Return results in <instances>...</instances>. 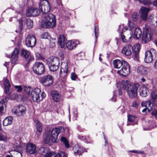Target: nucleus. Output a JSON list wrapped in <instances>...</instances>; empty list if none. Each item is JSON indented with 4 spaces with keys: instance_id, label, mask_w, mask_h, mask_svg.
Segmentation results:
<instances>
[{
    "instance_id": "9d476101",
    "label": "nucleus",
    "mask_w": 157,
    "mask_h": 157,
    "mask_svg": "<svg viewBox=\"0 0 157 157\" xmlns=\"http://www.w3.org/2000/svg\"><path fill=\"white\" fill-rule=\"evenodd\" d=\"M157 53L156 50L152 48L146 51L144 58L145 62L147 63L151 62L153 59V56H156Z\"/></svg>"
},
{
    "instance_id": "5701e85b",
    "label": "nucleus",
    "mask_w": 157,
    "mask_h": 157,
    "mask_svg": "<svg viewBox=\"0 0 157 157\" xmlns=\"http://www.w3.org/2000/svg\"><path fill=\"white\" fill-rule=\"evenodd\" d=\"M19 53V49L18 48H15L12 52L11 57L12 64H14L17 62Z\"/></svg>"
},
{
    "instance_id": "7c9ffc66",
    "label": "nucleus",
    "mask_w": 157,
    "mask_h": 157,
    "mask_svg": "<svg viewBox=\"0 0 157 157\" xmlns=\"http://www.w3.org/2000/svg\"><path fill=\"white\" fill-rule=\"evenodd\" d=\"M142 35V32L139 28L137 27L135 29L134 34L133 37L135 38L139 39Z\"/></svg>"
},
{
    "instance_id": "69168bd1",
    "label": "nucleus",
    "mask_w": 157,
    "mask_h": 157,
    "mask_svg": "<svg viewBox=\"0 0 157 157\" xmlns=\"http://www.w3.org/2000/svg\"><path fill=\"white\" fill-rule=\"evenodd\" d=\"M34 58L33 56H30L29 60V61H32L33 60H34Z\"/></svg>"
},
{
    "instance_id": "6e6552de",
    "label": "nucleus",
    "mask_w": 157,
    "mask_h": 157,
    "mask_svg": "<svg viewBox=\"0 0 157 157\" xmlns=\"http://www.w3.org/2000/svg\"><path fill=\"white\" fill-rule=\"evenodd\" d=\"M26 107L22 105L15 106L12 109V113L17 116H20L24 115L26 113Z\"/></svg>"
},
{
    "instance_id": "052dcab7",
    "label": "nucleus",
    "mask_w": 157,
    "mask_h": 157,
    "mask_svg": "<svg viewBox=\"0 0 157 157\" xmlns=\"http://www.w3.org/2000/svg\"><path fill=\"white\" fill-rule=\"evenodd\" d=\"M19 27L21 31L23 28V25L22 20L21 19L20 20H19Z\"/></svg>"
},
{
    "instance_id": "e433bc0d",
    "label": "nucleus",
    "mask_w": 157,
    "mask_h": 157,
    "mask_svg": "<svg viewBox=\"0 0 157 157\" xmlns=\"http://www.w3.org/2000/svg\"><path fill=\"white\" fill-rule=\"evenodd\" d=\"M21 55L22 57L27 59L29 56L30 53L26 50L22 49L21 51Z\"/></svg>"
},
{
    "instance_id": "58836bf2",
    "label": "nucleus",
    "mask_w": 157,
    "mask_h": 157,
    "mask_svg": "<svg viewBox=\"0 0 157 157\" xmlns=\"http://www.w3.org/2000/svg\"><path fill=\"white\" fill-rule=\"evenodd\" d=\"M136 116L132 115H128V121L130 122L133 123V122H135L133 123V124H135L137 123V122L136 121Z\"/></svg>"
},
{
    "instance_id": "c85d7f7f",
    "label": "nucleus",
    "mask_w": 157,
    "mask_h": 157,
    "mask_svg": "<svg viewBox=\"0 0 157 157\" xmlns=\"http://www.w3.org/2000/svg\"><path fill=\"white\" fill-rule=\"evenodd\" d=\"M149 22L151 25H157V14L154 16L153 14L151 15L149 18Z\"/></svg>"
},
{
    "instance_id": "bf43d9fd",
    "label": "nucleus",
    "mask_w": 157,
    "mask_h": 157,
    "mask_svg": "<svg viewBox=\"0 0 157 157\" xmlns=\"http://www.w3.org/2000/svg\"><path fill=\"white\" fill-rule=\"evenodd\" d=\"M147 101H143L141 103V105L142 107H147Z\"/></svg>"
},
{
    "instance_id": "2f4dec72",
    "label": "nucleus",
    "mask_w": 157,
    "mask_h": 157,
    "mask_svg": "<svg viewBox=\"0 0 157 157\" xmlns=\"http://www.w3.org/2000/svg\"><path fill=\"white\" fill-rule=\"evenodd\" d=\"M19 5L21 8L32 3V0H20Z\"/></svg>"
},
{
    "instance_id": "0eeeda50",
    "label": "nucleus",
    "mask_w": 157,
    "mask_h": 157,
    "mask_svg": "<svg viewBox=\"0 0 157 157\" xmlns=\"http://www.w3.org/2000/svg\"><path fill=\"white\" fill-rule=\"evenodd\" d=\"M128 28L125 27L124 25H121L119 26L118 30L120 31H121V37L122 40L124 42H127L130 40L132 37V32H130V33L127 35L125 36L123 35V33L126 30H127Z\"/></svg>"
},
{
    "instance_id": "dca6fc26",
    "label": "nucleus",
    "mask_w": 157,
    "mask_h": 157,
    "mask_svg": "<svg viewBox=\"0 0 157 157\" xmlns=\"http://www.w3.org/2000/svg\"><path fill=\"white\" fill-rule=\"evenodd\" d=\"M12 144L14 150L17 151H21L23 147L24 146V144L21 142V139L18 138L14 139Z\"/></svg>"
},
{
    "instance_id": "72a5a7b5",
    "label": "nucleus",
    "mask_w": 157,
    "mask_h": 157,
    "mask_svg": "<svg viewBox=\"0 0 157 157\" xmlns=\"http://www.w3.org/2000/svg\"><path fill=\"white\" fill-rule=\"evenodd\" d=\"M8 100V98L6 97L5 98L3 99L0 101V114L2 113L4 110V106L5 105V103Z\"/></svg>"
},
{
    "instance_id": "a211bd4d",
    "label": "nucleus",
    "mask_w": 157,
    "mask_h": 157,
    "mask_svg": "<svg viewBox=\"0 0 157 157\" xmlns=\"http://www.w3.org/2000/svg\"><path fill=\"white\" fill-rule=\"evenodd\" d=\"M148 8L142 6L140 9L139 13L140 14V18L142 20L146 21L147 19L148 13L149 11Z\"/></svg>"
},
{
    "instance_id": "5fc2aeb1",
    "label": "nucleus",
    "mask_w": 157,
    "mask_h": 157,
    "mask_svg": "<svg viewBox=\"0 0 157 157\" xmlns=\"http://www.w3.org/2000/svg\"><path fill=\"white\" fill-rule=\"evenodd\" d=\"M78 138L79 139L83 140L84 141V142H86V141H87L88 138V137H86V136H79L78 137Z\"/></svg>"
},
{
    "instance_id": "f03ea898",
    "label": "nucleus",
    "mask_w": 157,
    "mask_h": 157,
    "mask_svg": "<svg viewBox=\"0 0 157 157\" xmlns=\"http://www.w3.org/2000/svg\"><path fill=\"white\" fill-rule=\"evenodd\" d=\"M43 26L47 28H53L56 25V19L55 16L52 13L44 16L42 20Z\"/></svg>"
},
{
    "instance_id": "bb28decb",
    "label": "nucleus",
    "mask_w": 157,
    "mask_h": 157,
    "mask_svg": "<svg viewBox=\"0 0 157 157\" xmlns=\"http://www.w3.org/2000/svg\"><path fill=\"white\" fill-rule=\"evenodd\" d=\"M67 39L65 36L63 34L60 35L58 39V43L59 45L62 48H63L65 44V42Z\"/></svg>"
},
{
    "instance_id": "aec40b11",
    "label": "nucleus",
    "mask_w": 157,
    "mask_h": 157,
    "mask_svg": "<svg viewBox=\"0 0 157 157\" xmlns=\"http://www.w3.org/2000/svg\"><path fill=\"white\" fill-rule=\"evenodd\" d=\"M133 51L132 46L129 44L125 45L123 48L121 53L126 56H129L131 55Z\"/></svg>"
},
{
    "instance_id": "a18cd8bd",
    "label": "nucleus",
    "mask_w": 157,
    "mask_h": 157,
    "mask_svg": "<svg viewBox=\"0 0 157 157\" xmlns=\"http://www.w3.org/2000/svg\"><path fill=\"white\" fill-rule=\"evenodd\" d=\"M24 90L28 95H29L30 91L32 90V88L29 86H25L23 88Z\"/></svg>"
},
{
    "instance_id": "ea45409f",
    "label": "nucleus",
    "mask_w": 157,
    "mask_h": 157,
    "mask_svg": "<svg viewBox=\"0 0 157 157\" xmlns=\"http://www.w3.org/2000/svg\"><path fill=\"white\" fill-rule=\"evenodd\" d=\"M53 157H67V155L65 152L61 151L55 155Z\"/></svg>"
},
{
    "instance_id": "b1692460",
    "label": "nucleus",
    "mask_w": 157,
    "mask_h": 157,
    "mask_svg": "<svg viewBox=\"0 0 157 157\" xmlns=\"http://www.w3.org/2000/svg\"><path fill=\"white\" fill-rule=\"evenodd\" d=\"M147 84H143L140 87V95L142 97L147 96L148 92V88Z\"/></svg>"
},
{
    "instance_id": "13d9d810",
    "label": "nucleus",
    "mask_w": 157,
    "mask_h": 157,
    "mask_svg": "<svg viewBox=\"0 0 157 157\" xmlns=\"http://www.w3.org/2000/svg\"><path fill=\"white\" fill-rule=\"evenodd\" d=\"M15 87L17 89V91L18 92H21L22 89L21 86H15Z\"/></svg>"
},
{
    "instance_id": "79ce46f5",
    "label": "nucleus",
    "mask_w": 157,
    "mask_h": 157,
    "mask_svg": "<svg viewBox=\"0 0 157 157\" xmlns=\"http://www.w3.org/2000/svg\"><path fill=\"white\" fill-rule=\"evenodd\" d=\"M7 135L0 133V141L6 142L7 140Z\"/></svg>"
},
{
    "instance_id": "3c124183",
    "label": "nucleus",
    "mask_w": 157,
    "mask_h": 157,
    "mask_svg": "<svg viewBox=\"0 0 157 157\" xmlns=\"http://www.w3.org/2000/svg\"><path fill=\"white\" fill-rule=\"evenodd\" d=\"M128 25L130 28V30H132L135 27V25L131 21H128Z\"/></svg>"
},
{
    "instance_id": "20e7f679",
    "label": "nucleus",
    "mask_w": 157,
    "mask_h": 157,
    "mask_svg": "<svg viewBox=\"0 0 157 157\" xmlns=\"http://www.w3.org/2000/svg\"><path fill=\"white\" fill-rule=\"evenodd\" d=\"M40 90L38 88L34 89L31 91L30 95L33 101L39 102L43 100L46 96V94L44 92L41 93Z\"/></svg>"
},
{
    "instance_id": "f704fd0d",
    "label": "nucleus",
    "mask_w": 157,
    "mask_h": 157,
    "mask_svg": "<svg viewBox=\"0 0 157 157\" xmlns=\"http://www.w3.org/2000/svg\"><path fill=\"white\" fill-rule=\"evenodd\" d=\"M151 98L153 102L157 101V90H153L151 94Z\"/></svg>"
},
{
    "instance_id": "393cba45",
    "label": "nucleus",
    "mask_w": 157,
    "mask_h": 157,
    "mask_svg": "<svg viewBox=\"0 0 157 157\" xmlns=\"http://www.w3.org/2000/svg\"><path fill=\"white\" fill-rule=\"evenodd\" d=\"M148 68L142 65L138 67L137 69L138 73L140 75L145 76L148 73Z\"/></svg>"
},
{
    "instance_id": "a19ab883",
    "label": "nucleus",
    "mask_w": 157,
    "mask_h": 157,
    "mask_svg": "<svg viewBox=\"0 0 157 157\" xmlns=\"http://www.w3.org/2000/svg\"><path fill=\"white\" fill-rule=\"evenodd\" d=\"M26 24L28 29L31 28L33 25V21L29 19H26Z\"/></svg>"
},
{
    "instance_id": "c9c22d12",
    "label": "nucleus",
    "mask_w": 157,
    "mask_h": 157,
    "mask_svg": "<svg viewBox=\"0 0 157 157\" xmlns=\"http://www.w3.org/2000/svg\"><path fill=\"white\" fill-rule=\"evenodd\" d=\"M31 11H32L31 14H32V16H38L39 14L40 13V11L36 8H31Z\"/></svg>"
},
{
    "instance_id": "6e6d98bb",
    "label": "nucleus",
    "mask_w": 157,
    "mask_h": 157,
    "mask_svg": "<svg viewBox=\"0 0 157 157\" xmlns=\"http://www.w3.org/2000/svg\"><path fill=\"white\" fill-rule=\"evenodd\" d=\"M77 76L74 73H71V78L72 80H75L77 78Z\"/></svg>"
},
{
    "instance_id": "e2e57ef3",
    "label": "nucleus",
    "mask_w": 157,
    "mask_h": 157,
    "mask_svg": "<svg viewBox=\"0 0 157 157\" xmlns=\"http://www.w3.org/2000/svg\"><path fill=\"white\" fill-rule=\"evenodd\" d=\"M152 114L157 118V110H154L152 113Z\"/></svg>"
},
{
    "instance_id": "8fccbe9b",
    "label": "nucleus",
    "mask_w": 157,
    "mask_h": 157,
    "mask_svg": "<svg viewBox=\"0 0 157 157\" xmlns=\"http://www.w3.org/2000/svg\"><path fill=\"white\" fill-rule=\"evenodd\" d=\"M98 26H95V29H94V32H95V36L96 38H97L98 37Z\"/></svg>"
},
{
    "instance_id": "2eb2a0df",
    "label": "nucleus",
    "mask_w": 157,
    "mask_h": 157,
    "mask_svg": "<svg viewBox=\"0 0 157 157\" xmlns=\"http://www.w3.org/2000/svg\"><path fill=\"white\" fill-rule=\"evenodd\" d=\"M36 43V38L33 34L29 35L25 39V44L28 47H33L35 45Z\"/></svg>"
},
{
    "instance_id": "c756f323",
    "label": "nucleus",
    "mask_w": 157,
    "mask_h": 157,
    "mask_svg": "<svg viewBox=\"0 0 157 157\" xmlns=\"http://www.w3.org/2000/svg\"><path fill=\"white\" fill-rule=\"evenodd\" d=\"M13 118L11 116L6 117L3 120V125L4 126H7L11 124L12 123Z\"/></svg>"
},
{
    "instance_id": "864d4df0",
    "label": "nucleus",
    "mask_w": 157,
    "mask_h": 157,
    "mask_svg": "<svg viewBox=\"0 0 157 157\" xmlns=\"http://www.w3.org/2000/svg\"><path fill=\"white\" fill-rule=\"evenodd\" d=\"M32 11H31V8H29L26 10V16L30 17L32 16V14H31Z\"/></svg>"
},
{
    "instance_id": "49530a36",
    "label": "nucleus",
    "mask_w": 157,
    "mask_h": 157,
    "mask_svg": "<svg viewBox=\"0 0 157 157\" xmlns=\"http://www.w3.org/2000/svg\"><path fill=\"white\" fill-rule=\"evenodd\" d=\"M144 32L143 33H151V28L147 24L145 25L144 27H143Z\"/></svg>"
},
{
    "instance_id": "cd10ccee",
    "label": "nucleus",
    "mask_w": 157,
    "mask_h": 157,
    "mask_svg": "<svg viewBox=\"0 0 157 157\" xmlns=\"http://www.w3.org/2000/svg\"><path fill=\"white\" fill-rule=\"evenodd\" d=\"M124 62H127L124 60H120L119 59L115 60L113 61L114 67L115 68L119 69L122 67Z\"/></svg>"
},
{
    "instance_id": "f257e3e1",
    "label": "nucleus",
    "mask_w": 157,
    "mask_h": 157,
    "mask_svg": "<svg viewBox=\"0 0 157 157\" xmlns=\"http://www.w3.org/2000/svg\"><path fill=\"white\" fill-rule=\"evenodd\" d=\"M139 86L138 83H131L128 80L122 81L121 82H118L117 84V86L118 88H121L126 90L128 96L131 98L136 97L137 95V90Z\"/></svg>"
},
{
    "instance_id": "09e8293b",
    "label": "nucleus",
    "mask_w": 157,
    "mask_h": 157,
    "mask_svg": "<svg viewBox=\"0 0 157 157\" xmlns=\"http://www.w3.org/2000/svg\"><path fill=\"white\" fill-rule=\"evenodd\" d=\"M134 50L135 52H138L140 50V44L137 43L134 46Z\"/></svg>"
},
{
    "instance_id": "de8ad7c7",
    "label": "nucleus",
    "mask_w": 157,
    "mask_h": 157,
    "mask_svg": "<svg viewBox=\"0 0 157 157\" xmlns=\"http://www.w3.org/2000/svg\"><path fill=\"white\" fill-rule=\"evenodd\" d=\"M50 36L47 32H44L42 33L41 35V37L43 39L48 38Z\"/></svg>"
},
{
    "instance_id": "f8f14e48",
    "label": "nucleus",
    "mask_w": 157,
    "mask_h": 157,
    "mask_svg": "<svg viewBox=\"0 0 157 157\" xmlns=\"http://www.w3.org/2000/svg\"><path fill=\"white\" fill-rule=\"evenodd\" d=\"M69 72L67 62L62 63L60 72V76L65 79Z\"/></svg>"
},
{
    "instance_id": "7ed1b4c3",
    "label": "nucleus",
    "mask_w": 157,
    "mask_h": 157,
    "mask_svg": "<svg viewBox=\"0 0 157 157\" xmlns=\"http://www.w3.org/2000/svg\"><path fill=\"white\" fill-rule=\"evenodd\" d=\"M60 132L59 128H53L51 132V136L50 134H46L44 137L45 143L50 144L51 142L56 143L59 134Z\"/></svg>"
},
{
    "instance_id": "9b49d317",
    "label": "nucleus",
    "mask_w": 157,
    "mask_h": 157,
    "mask_svg": "<svg viewBox=\"0 0 157 157\" xmlns=\"http://www.w3.org/2000/svg\"><path fill=\"white\" fill-rule=\"evenodd\" d=\"M34 72L37 75H41L43 74L45 71L44 66L42 63L36 62L33 67Z\"/></svg>"
},
{
    "instance_id": "37998d69",
    "label": "nucleus",
    "mask_w": 157,
    "mask_h": 157,
    "mask_svg": "<svg viewBox=\"0 0 157 157\" xmlns=\"http://www.w3.org/2000/svg\"><path fill=\"white\" fill-rule=\"evenodd\" d=\"M61 141L63 142L65 144V147L67 148L69 147V144L67 140L64 137H62L61 138Z\"/></svg>"
},
{
    "instance_id": "1a4fd4ad",
    "label": "nucleus",
    "mask_w": 157,
    "mask_h": 157,
    "mask_svg": "<svg viewBox=\"0 0 157 157\" xmlns=\"http://www.w3.org/2000/svg\"><path fill=\"white\" fill-rule=\"evenodd\" d=\"M39 6L40 9L43 14H46L50 11V5L47 0H41Z\"/></svg>"
},
{
    "instance_id": "423d86ee",
    "label": "nucleus",
    "mask_w": 157,
    "mask_h": 157,
    "mask_svg": "<svg viewBox=\"0 0 157 157\" xmlns=\"http://www.w3.org/2000/svg\"><path fill=\"white\" fill-rule=\"evenodd\" d=\"M39 81L44 86L49 87L53 84L54 80L52 75H48L40 78Z\"/></svg>"
},
{
    "instance_id": "774afa93",
    "label": "nucleus",
    "mask_w": 157,
    "mask_h": 157,
    "mask_svg": "<svg viewBox=\"0 0 157 157\" xmlns=\"http://www.w3.org/2000/svg\"><path fill=\"white\" fill-rule=\"evenodd\" d=\"M153 5L157 7V0H155V1L153 2Z\"/></svg>"
},
{
    "instance_id": "4c0bfd02",
    "label": "nucleus",
    "mask_w": 157,
    "mask_h": 157,
    "mask_svg": "<svg viewBox=\"0 0 157 157\" xmlns=\"http://www.w3.org/2000/svg\"><path fill=\"white\" fill-rule=\"evenodd\" d=\"M35 122L36 123V128L37 130L39 133H37V134L38 136L40 135V134L42 131V126L40 122L39 121L37 120L36 121H35Z\"/></svg>"
},
{
    "instance_id": "39448f33",
    "label": "nucleus",
    "mask_w": 157,
    "mask_h": 157,
    "mask_svg": "<svg viewBox=\"0 0 157 157\" xmlns=\"http://www.w3.org/2000/svg\"><path fill=\"white\" fill-rule=\"evenodd\" d=\"M47 62L51 71H55L59 69V60L58 58L51 57L47 60Z\"/></svg>"
},
{
    "instance_id": "ddd939ff",
    "label": "nucleus",
    "mask_w": 157,
    "mask_h": 157,
    "mask_svg": "<svg viewBox=\"0 0 157 157\" xmlns=\"http://www.w3.org/2000/svg\"><path fill=\"white\" fill-rule=\"evenodd\" d=\"M39 153L44 157H52L55 153L47 147H41L38 150Z\"/></svg>"
},
{
    "instance_id": "4d7b16f0",
    "label": "nucleus",
    "mask_w": 157,
    "mask_h": 157,
    "mask_svg": "<svg viewBox=\"0 0 157 157\" xmlns=\"http://www.w3.org/2000/svg\"><path fill=\"white\" fill-rule=\"evenodd\" d=\"M139 105V104L137 103L136 101H134L132 103V106L133 107L137 109L138 108Z\"/></svg>"
},
{
    "instance_id": "473e14b6",
    "label": "nucleus",
    "mask_w": 157,
    "mask_h": 157,
    "mask_svg": "<svg viewBox=\"0 0 157 157\" xmlns=\"http://www.w3.org/2000/svg\"><path fill=\"white\" fill-rule=\"evenodd\" d=\"M5 90L6 94H9L10 87L11 86L9 81L6 79L4 82Z\"/></svg>"
},
{
    "instance_id": "f3484780",
    "label": "nucleus",
    "mask_w": 157,
    "mask_h": 157,
    "mask_svg": "<svg viewBox=\"0 0 157 157\" xmlns=\"http://www.w3.org/2000/svg\"><path fill=\"white\" fill-rule=\"evenodd\" d=\"M27 153L29 154H34L37 153V149L36 145L32 143L27 144L26 147Z\"/></svg>"
},
{
    "instance_id": "4468645a",
    "label": "nucleus",
    "mask_w": 157,
    "mask_h": 157,
    "mask_svg": "<svg viewBox=\"0 0 157 157\" xmlns=\"http://www.w3.org/2000/svg\"><path fill=\"white\" fill-rule=\"evenodd\" d=\"M117 73L123 77H126L130 72L129 66L127 62H124V65L120 70H118Z\"/></svg>"
},
{
    "instance_id": "c03bdc74",
    "label": "nucleus",
    "mask_w": 157,
    "mask_h": 157,
    "mask_svg": "<svg viewBox=\"0 0 157 157\" xmlns=\"http://www.w3.org/2000/svg\"><path fill=\"white\" fill-rule=\"evenodd\" d=\"M139 18L138 14L137 13H134L132 16V20L134 21H137Z\"/></svg>"
},
{
    "instance_id": "412c9836",
    "label": "nucleus",
    "mask_w": 157,
    "mask_h": 157,
    "mask_svg": "<svg viewBox=\"0 0 157 157\" xmlns=\"http://www.w3.org/2000/svg\"><path fill=\"white\" fill-rule=\"evenodd\" d=\"M79 44V41L78 40H72L68 41L66 45L68 49L71 50L75 48Z\"/></svg>"
},
{
    "instance_id": "680f3d73",
    "label": "nucleus",
    "mask_w": 157,
    "mask_h": 157,
    "mask_svg": "<svg viewBox=\"0 0 157 157\" xmlns=\"http://www.w3.org/2000/svg\"><path fill=\"white\" fill-rule=\"evenodd\" d=\"M73 116L74 119L75 120H76L78 117L77 112L76 110L74 112Z\"/></svg>"
},
{
    "instance_id": "603ef678",
    "label": "nucleus",
    "mask_w": 157,
    "mask_h": 157,
    "mask_svg": "<svg viewBox=\"0 0 157 157\" xmlns=\"http://www.w3.org/2000/svg\"><path fill=\"white\" fill-rule=\"evenodd\" d=\"M133 59L136 61H138L139 59V55L138 53L135 52L133 56Z\"/></svg>"
},
{
    "instance_id": "338daca9",
    "label": "nucleus",
    "mask_w": 157,
    "mask_h": 157,
    "mask_svg": "<svg viewBox=\"0 0 157 157\" xmlns=\"http://www.w3.org/2000/svg\"><path fill=\"white\" fill-rule=\"evenodd\" d=\"M9 63V62H6L4 64V66H5L7 69H8V68H9V66H8V64Z\"/></svg>"
},
{
    "instance_id": "6ab92c4d",
    "label": "nucleus",
    "mask_w": 157,
    "mask_h": 157,
    "mask_svg": "<svg viewBox=\"0 0 157 157\" xmlns=\"http://www.w3.org/2000/svg\"><path fill=\"white\" fill-rule=\"evenodd\" d=\"M152 38L151 33H143L142 38V43L144 44H147L151 40Z\"/></svg>"
},
{
    "instance_id": "a878e982",
    "label": "nucleus",
    "mask_w": 157,
    "mask_h": 157,
    "mask_svg": "<svg viewBox=\"0 0 157 157\" xmlns=\"http://www.w3.org/2000/svg\"><path fill=\"white\" fill-rule=\"evenodd\" d=\"M52 97L53 100L56 102H59L62 100L61 95L57 91H54L52 92Z\"/></svg>"
},
{
    "instance_id": "0e129e2a",
    "label": "nucleus",
    "mask_w": 157,
    "mask_h": 157,
    "mask_svg": "<svg viewBox=\"0 0 157 157\" xmlns=\"http://www.w3.org/2000/svg\"><path fill=\"white\" fill-rule=\"evenodd\" d=\"M130 152H132L133 153H140V151H139L138 150H135L131 151H130Z\"/></svg>"
},
{
    "instance_id": "4be33fe9",
    "label": "nucleus",
    "mask_w": 157,
    "mask_h": 157,
    "mask_svg": "<svg viewBox=\"0 0 157 157\" xmlns=\"http://www.w3.org/2000/svg\"><path fill=\"white\" fill-rule=\"evenodd\" d=\"M73 151L74 154L76 155H80L82 153L86 151V149L81 146L78 144H77L74 146Z\"/></svg>"
}]
</instances>
